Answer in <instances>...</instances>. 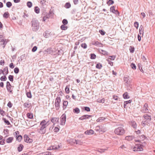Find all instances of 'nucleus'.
<instances>
[{"instance_id": "1", "label": "nucleus", "mask_w": 155, "mask_h": 155, "mask_svg": "<svg viewBox=\"0 0 155 155\" xmlns=\"http://www.w3.org/2000/svg\"><path fill=\"white\" fill-rule=\"evenodd\" d=\"M40 125L41 127L37 130V131L41 134H44L46 132V127L48 125V122H46L45 120H43L40 122Z\"/></svg>"}, {"instance_id": "2", "label": "nucleus", "mask_w": 155, "mask_h": 155, "mask_svg": "<svg viewBox=\"0 0 155 155\" xmlns=\"http://www.w3.org/2000/svg\"><path fill=\"white\" fill-rule=\"evenodd\" d=\"M31 23L32 30L34 31H38L40 28V24L38 21L35 18H33Z\"/></svg>"}, {"instance_id": "3", "label": "nucleus", "mask_w": 155, "mask_h": 155, "mask_svg": "<svg viewBox=\"0 0 155 155\" xmlns=\"http://www.w3.org/2000/svg\"><path fill=\"white\" fill-rule=\"evenodd\" d=\"M114 133L118 135H122L125 132V130L122 127H120L116 128L114 131Z\"/></svg>"}, {"instance_id": "4", "label": "nucleus", "mask_w": 155, "mask_h": 155, "mask_svg": "<svg viewBox=\"0 0 155 155\" xmlns=\"http://www.w3.org/2000/svg\"><path fill=\"white\" fill-rule=\"evenodd\" d=\"M61 99L60 97H58L56 98L54 103L56 110H58L60 108V104L61 102Z\"/></svg>"}, {"instance_id": "5", "label": "nucleus", "mask_w": 155, "mask_h": 155, "mask_svg": "<svg viewBox=\"0 0 155 155\" xmlns=\"http://www.w3.org/2000/svg\"><path fill=\"white\" fill-rule=\"evenodd\" d=\"M110 11L115 14L117 16H120V13L117 10L115 9V7L114 6H112L110 7Z\"/></svg>"}, {"instance_id": "6", "label": "nucleus", "mask_w": 155, "mask_h": 155, "mask_svg": "<svg viewBox=\"0 0 155 155\" xmlns=\"http://www.w3.org/2000/svg\"><path fill=\"white\" fill-rule=\"evenodd\" d=\"M6 88L8 91V92L11 93V94H13V88H12V87H13V86H12L11 84H10V82L9 81H7L6 83Z\"/></svg>"}, {"instance_id": "7", "label": "nucleus", "mask_w": 155, "mask_h": 155, "mask_svg": "<svg viewBox=\"0 0 155 155\" xmlns=\"http://www.w3.org/2000/svg\"><path fill=\"white\" fill-rule=\"evenodd\" d=\"M61 124L64 125L65 124L66 120V115L65 114H63L61 118Z\"/></svg>"}, {"instance_id": "8", "label": "nucleus", "mask_w": 155, "mask_h": 155, "mask_svg": "<svg viewBox=\"0 0 155 155\" xmlns=\"http://www.w3.org/2000/svg\"><path fill=\"white\" fill-rule=\"evenodd\" d=\"M24 139L25 141L27 143H31L33 141V140L30 138L27 134L24 135Z\"/></svg>"}, {"instance_id": "9", "label": "nucleus", "mask_w": 155, "mask_h": 155, "mask_svg": "<svg viewBox=\"0 0 155 155\" xmlns=\"http://www.w3.org/2000/svg\"><path fill=\"white\" fill-rule=\"evenodd\" d=\"M148 104L146 103L144 105L142 109L141 110V111L143 113H148Z\"/></svg>"}, {"instance_id": "10", "label": "nucleus", "mask_w": 155, "mask_h": 155, "mask_svg": "<svg viewBox=\"0 0 155 155\" xmlns=\"http://www.w3.org/2000/svg\"><path fill=\"white\" fill-rule=\"evenodd\" d=\"M136 146L137 147H135L133 148L134 151H141L143 150V148L142 147L140 146L138 144L136 145Z\"/></svg>"}, {"instance_id": "11", "label": "nucleus", "mask_w": 155, "mask_h": 155, "mask_svg": "<svg viewBox=\"0 0 155 155\" xmlns=\"http://www.w3.org/2000/svg\"><path fill=\"white\" fill-rule=\"evenodd\" d=\"M98 127L100 129V134H102L107 131L104 125L99 126V127Z\"/></svg>"}, {"instance_id": "12", "label": "nucleus", "mask_w": 155, "mask_h": 155, "mask_svg": "<svg viewBox=\"0 0 155 155\" xmlns=\"http://www.w3.org/2000/svg\"><path fill=\"white\" fill-rule=\"evenodd\" d=\"M124 79L125 83L127 84H130L131 82L129 80L130 77L129 76H127L126 77H124Z\"/></svg>"}, {"instance_id": "13", "label": "nucleus", "mask_w": 155, "mask_h": 155, "mask_svg": "<svg viewBox=\"0 0 155 155\" xmlns=\"http://www.w3.org/2000/svg\"><path fill=\"white\" fill-rule=\"evenodd\" d=\"M59 118L57 117H52L51 119V121L53 123V124L58 122Z\"/></svg>"}, {"instance_id": "14", "label": "nucleus", "mask_w": 155, "mask_h": 155, "mask_svg": "<svg viewBox=\"0 0 155 155\" xmlns=\"http://www.w3.org/2000/svg\"><path fill=\"white\" fill-rule=\"evenodd\" d=\"M92 45L100 47H103V44L97 41L93 42L92 43Z\"/></svg>"}, {"instance_id": "15", "label": "nucleus", "mask_w": 155, "mask_h": 155, "mask_svg": "<svg viewBox=\"0 0 155 155\" xmlns=\"http://www.w3.org/2000/svg\"><path fill=\"white\" fill-rule=\"evenodd\" d=\"M143 117H144L145 120L150 122L151 118L150 116L148 115L147 114H146L143 115Z\"/></svg>"}, {"instance_id": "16", "label": "nucleus", "mask_w": 155, "mask_h": 155, "mask_svg": "<svg viewBox=\"0 0 155 155\" xmlns=\"http://www.w3.org/2000/svg\"><path fill=\"white\" fill-rule=\"evenodd\" d=\"M144 28L143 26L141 25L139 29V34L140 35H142L143 36L144 34Z\"/></svg>"}, {"instance_id": "17", "label": "nucleus", "mask_w": 155, "mask_h": 155, "mask_svg": "<svg viewBox=\"0 0 155 155\" xmlns=\"http://www.w3.org/2000/svg\"><path fill=\"white\" fill-rule=\"evenodd\" d=\"M52 52V48H47L44 51V53L45 54H49L51 53Z\"/></svg>"}, {"instance_id": "18", "label": "nucleus", "mask_w": 155, "mask_h": 155, "mask_svg": "<svg viewBox=\"0 0 155 155\" xmlns=\"http://www.w3.org/2000/svg\"><path fill=\"white\" fill-rule=\"evenodd\" d=\"M51 33V32L49 31L46 30L43 33L44 37L46 38H48L50 36V34Z\"/></svg>"}, {"instance_id": "19", "label": "nucleus", "mask_w": 155, "mask_h": 155, "mask_svg": "<svg viewBox=\"0 0 155 155\" xmlns=\"http://www.w3.org/2000/svg\"><path fill=\"white\" fill-rule=\"evenodd\" d=\"M93 92L91 91H89L88 94V100H90L92 99V98L93 97Z\"/></svg>"}, {"instance_id": "20", "label": "nucleus", "mask_w": 155, "mask_h": 155, "mask_svg": "<svg viewBox=\"0 0 155 155\" xmlns=\"http://www.w3.org/2000/svg\"><path fill=\"white\" fill-rule=\"evenodd\" d=\"M51 13L50 12H49V13L48 15H46L45 16H44L43 17V19H42V21H45L46 20L47 18H48L50 17V15L51 14Z\"/></svg>"}, {"instance_id": "21", "label": "nucleus", "mask_w": 155, "mask_h": 155, "mask_svg": "<svg viewBox=\"0 0 155 155\" xmlns=\"http://www.w3.org/2000/svg\"><path fill=\"white\" fill-rule=\"evenodd\" d=\"M134 138L135 137L134 136H126L125 137V139L126 140L130 141L132 140L133 139H134Z\"/></svg>"}, {"instance_id": "22", "label": "nucleus", "mask_w": 155, "mask_h": 155, "mask_svg": "<svg viewBox=\"0 0 155 155\" xmlns=\"http://www.w3.org/2000/svg\"><path fill=\"white\" fill-rule=\"evenodd\" d=\"M68 104V102L67 101H64L63 104V110H64L67 107Z\"/></svg>"}, {"instance_id": "23", "label": "nucleus", "mask_w": 155, "mask_h": 155, "mask_svg": "<svg viewBox=\"0 0 155 155\" xmlns=\"http://www.w3.org/2000/svg\"><path fill=\"white\" fill-rule=\"evenodd\" d=\"M123 98L125 99H128L130 98L128 95V93L127 92H125L123 95Z\"/></svg>"}, {"instance_id": "24", "label": "nucleus", "mask_w": 155, "mask_h": 155, "mask_svg": "<svg viewBox=\"0 0 155 155\" xmlns=\"http://www.w3.org/2000/svg\"><path fill=\"white\" fill-rule=\"evenodd\" d=\"M106 119L105 117H100L97 119L96 121L97 122H102Z\"/></svg>"}, {"instance_id": "25", "label": "nucleus", "mask_w": 155, "mask_h": 155, "mask_svg": "<svg viewBox=\"0 0 155 155\" xmlns=\"http://www.w3.org/2000/svg\"><path fill=\"white\" fill-rule=\"evenodd\" d=\"M24 146L22 144L19 145V146L18 147V152H20L21 151L23 148Z\"/></svg>"}, {"instance_id": "26", "label": "nucleus", "mask_w": 155, "mask_h": 155, "mask_svg": "<svg viewBox=\"0 0 155 155\" xmlns=\"http://www.w3.org/2000/svg\"><path fill=\"white\" fill-rule=\"evenodd\" d=\"M73 112L75 114H78L80 112V110L78 107H76L73 109Z\"/></svg>"}, {"instance_id": "27", "label": "nucleus", "mask_w": 155, "mask_h": 155, "mask_svg": "<svg viewBox=\"0 0 155 155\" xmlns=\"http://www.w3.org/2000/svg\"><path fill=\"white\" fill-rule=\"evenodd\" d=\"M27 116L29 118L32 119L33 118V115L32 113H28L27 114Z\"/></svg>"}, {"instance_id": "28", "label": "nucleus", "mask_w": 155, "mask_h": 155, "mask_svg": "<svg viewBox=\"0 0 155 155\" xmlns=\"http://www.w3.org/2000/svg\"><path fill=\"white\" fill-rule=\"evenodd\" d=\"M131 126L134 129H136L137 128V124L136 122L134 121H132L131 122Z\"/></svg>"}, {"instance_id": "29", "label": "nucleus", "mask_w": 155, "mask_h": 155, "mask_svg": "<svg viewBox=\"0 0 155 155\" xmlns=\"http://www.w3.org/2000/svg\"><path fill=\"white\" fill-rule=\"evenodd\" d=\"M13 137H9L6 140V142L7 143H10L12 142L13 140Z\"/></svg>"}, {"instance_id": "30", "label": "nucleus", "mask_w": 155, "mask_h": 155, "mask_svg": "<svg viewBox=\"0 0 155 155\" xmlns=\"http://www.w3.org/2000/svg\"><path fill=\"white\" fill-rule=\"evenodd\" d=\"M61 29L63 30H66L68 28V27L65 25H62L60 27Z\"/></svg>"}, {"instance_id": "31", "label": "nucleus", "mask_w": 155, "mask_h": 155, "mask_svg": "<svg viewBox=\"0 0 155 155\" xmlns=\"http://www.w3.org/2000/svg\"><path fill=\"white\" fill-rule=\"evenodd\" d=\"M34 11L37 14H38L40 12V8L36 6L35 7Z\"/></svg>"}, {"instance_id": "32", "label": "nucleus", "mask_w": 155, "mask_h": 155, "mask_svg": "<svg viewBox=\"0 0 155 155\" xmlns=\"http://www.w3.org/2000/svg\"><path fill=\"white\" fill-rule=\"evenodd\" d=\"M31 103H25L23 104V106L25 107L29 108L31 106Z\"/></svg>"}, {"instance_id": "33", "label": "nucleus", "mask_w": 155, "mask_h": 155, "mask_svg": "<svg viewBox=\"0 0 155 155\" xmlns=\"http://www.w3.org/2000/svg\"><path fill=\"white\" fill-rule=\"evenodd\" d=\"M9 16V14L8 12H5L4 13L3 15V17L6 18H8Z\"/></svg>"}, {"instance_id": "34", "label": "nucleus", "mask_w": 155, "mask_h": 155, "mask_svg": "<svg viewBox=\"0 0 155 155\" xmlns=\"http://www.w3.org/2000/svg\"><path fill=\"white\" fill-rule=\"evenodd\" d=\"M114 3V1L113 0H108L107 2V4L108 5H113Z\"/></svg>"}, {"instance_id": "35", "label": "nucleus", "mask_w": 155, "mask_h": 155, "mask_svg": "<svg viewBox=\"0 0 155 155\" xmlns=\"http://www.w3.org/2000/svg\"><path fill=\"white\" fill-rule=\"evenodd\" d=\"M102 67V64L99 63H97L96 66V68L99 69H101Z\"/></svg>"}, {"instance_id": "36", "label": "nucleus", "mask_w": 155, "mask_h": 155, "mask_svg": "<svg viewBox=\"0 0 155 155\" xmlns=\"http://www.w3.org/2000/svg\"><path fill=\"white\" fill-rule=\"evenodd\" d=\"M64 7L66 8H69L71 7V5L69 2H67L64 5Z\"/></svg>"}, {"instance_id": "37", "label": "nucleus", "mask_w": 155, "mask_h": 155, "mask_svg": "<svg viewBox=\"0 0 155 155\" xmlns=\"http://www.w3.org/2000/svg\"><path fill=\"white\" fill-rule=\"evenodd\" d=\"M90 58L92 59H95L96 58V56L94 53H91L90 54Z\"/></svg>"}, {"instance_id": "38", "label": "nucleus", "mask_w": 155, "mask_h": 155, "mask_svg": "<svg viewBox=\"0 0 155 155\" xmlns=\"http://www.w3.org/2000/svg\"><path fill=\"white\" fill-rule=\"evenodd\" d=\"M130 66L131 68L134 70H135L136 69V66L135 64L133 63L131 64Z\"/></svg>"}, {"instance_id": "39", "label": "nucleus", "mask_w": 155, "mask_h": 155, "mask_svg": "<svg viewBox=\"0 0 155 155\" xmlns=\"http://www.w3.org/2000/svg\"><path fill=\"white\" fill-rule=\"evenodd\" d=\"M101 51L102 52L101 54L104 55H107L108 54V53L107 51L103 50H101Z\"/></svg>"}, {"instance_id": "40", "label": "nucleus", "mask_w": 155, "mask_h": 155, "mask_svg": "<svg viewBox=\"0 0 155 155\" xmlns=\"http://www.w3.org/2000/svg\"><path fill=\"white\" fill-rule=\"evenodd\" d=\"M27 5L28 8H30L32 6V4L31 2L28 1L27 3Z\"/></svg>"}, {"instance_id": "41", "label": "nucleus", "mask_w": 155, "mask_h": 155, "mask_svg": "<svg viewBox=\"0 0 155 155\" xmlns=\"http://www.w3.org/2000/svg\"><path fill=\"white\" fill-rule=\"evenodd\" d=\"M22 139V137L21 135H18V136L16 138V140L19 142L21 141Z\"/></svg>"}, {"instance_id": "42", "label": "nucleus", "mask_w": 155, "mask_h": 155, "mask_svg": "<svg viewBox=\"0 0 155 155\" xmlns=\"http://www.w3.org/2000/svg\"><path fill=\"white\" fill-rule=\"evenodd\" d=\"M2 120L4 121V122L6 124L8 125H9L10 124V123L9 121L8 120H7L5 118H2Z\"/></svg>"}, {"instance_id": "43", "label": "nucleus", "mask_w": 155, "mask_h": 155, "mask_svg": "<svg viewBox=\"0 0 155 155\" xmlns=\"http://www.w3.org/2000/svg\"><path fill=\"white\" fill-rule=\"evenodd\" d=\"M87 115H83L82 117H81L79 118V119L80 120H83L84 119H87Z\"/></svg>"}, {"instance_id": "44", "label": "nucleus", "mask_w": 155, "mask_h": 155, "mask_svg": "<svg viewBox=\"0 0 155 155\" xmlns=\"http://www.w3.org/2000/svg\"><path fill=\"white\" fill-rule=\"evenodd\" d=\"M138 68L140 71L143 73L144 71L142 69V66L141 64H138Z\"/></svg>"}, {"instance_id": "45", "label": "nucleus", "mask_w": 155, "mask_h": 155, "mask_svg": "<svg viewBox=\"0 0 155 155\" xmlns=\"http://www.w3.org/2000/svg\"><path fill=\"white\" fill-rule=\"evenodd\" d=\"M105 99L104 98H103L102 99H98L97 100V102L99 103H104L105 101Z\"/></svg>"}, {"instance_id": "46", "label": "nucleus", "mask_w": 155, "mask_h": 155, "mask_svg": "<svg viewBox=\"0 0 155 155\" xmlns=\"http://www.w3.org/2000/svg\"><path fill=\"white\" fill-rule=\"evenodd\" d=\"M8 79L11 81L13 82V81L14 76L12 75H9L8 77Z\"/></svg>"}, {"instance_id": "47", "label": "nucleus", "mask_w": 155, "mask_h": 155, "mask_svg": "<svg viewBox=\"0 0 155 155\" xmlns=\"http://www.w3.org/2000/svg\"><path fill=\"white\" fill-rule=\"evenodd\" d=\"M12 3L10 2H8L6 3V6L8 8H10L12 6Z\"/></svg>"}, {"instance_id": "48", "label": "nucleus", "mask_w": 155, "mask_h": 155, "mask_svg": "<svg viewBox=\"0 0 155 155\" xmlns=\"http://www.w3.org/2000/svg\"><path fill=\"white\" fill-rule=\"evenodd\" d=\"M7 79V78L6 76H2L0 78V79L1 81H5Z\"/></svg>"}, {"instance_id": "49", "label": "nucleus", "mask_w": 155, "mask_h": 155, "mask_svg": "<svg viewBox=\"0 0 155 155\" xmlns=\"http://www.w3.org/2000/svg\"><path fill=\"white\" fill-rule=\"evenodd\" d=\"M41 155H51V153L49 152H46L41 153Z\"/></svg>"}, {"instance_id": "50", "label": "nucleus", "mask_w": 155, "mask_h": 155, "mask_svg": "<svg viewBox=\"0 0 155 155\" xmlns=\"http://www.w3.org/2000/svg\"><path fill=\"white\" fill-rule=\"evenodd\" d=\"M26 94L28 97L30 98H31L32 97V95L31 92L26 93Z\"/></svg>"}, {"instance_id": "51", "label": "nucleus", "mask_w": 155, "mask_h": 155, "mask_svg": "<svg viewBox=\"0 0 155 155\" xmlns=\"http://www.w3.org/2000/svg\"><path fill=\"white\" fill-rule=\"evenodd\" d=\"M130 52L131 53H133L134 51V47L130 46L129 49Z\"/></svg>"}, {"instance_id": "52", "label": "nucleus", "mask_w": 155, "mask_h": 155, "mask_svg": "<svg viewBox=\"0 0 155 155\" xmlns=\"http://www.w3.org/2000/svg\"><path fill=\"white\" fill-rule=\"evenodd\" d=\"M62 22L63 23V25H66L68 23V21L66 19H63V20L62 21Z\"/></svg>"}, {"instance_id": "53", "label": "nucleus", "mask_w": 155, "mask_h": 155, "mask_svg": "<svg viewBox=\"0 0 155 155\" xmlns=\"http://www.w3.org/2000/svg\"><path fill=\"white\" fill-rule=\"evenodd\" d=\"M19 69L18 67H16L14 69V72L16 74H18L19 72Z\"/></svg>"}, {"instance_id": "54", "label": "nucleus", "mask_w": 155, "mask_h": 155, "mask_svg": "<svg viewBox=\"0 0 155 155\" xmlns=\"http://www.w3.org/2000/svg\"><path fill=\"white\" fill-rule=\"evenodd\" d=\"M115 55L110 56H109V59L111 60H114L116 58Z\"/></svg>"}, {"instance_id": "55", "label": "nucleus", "mask_w": 155, "mask_h": 155, "mask_svg": "<svg viewBox=\"0 0 155 155\" xmlns=\"http://www.w3.org/2000/svg\"><path fill=\"white\" fill-rule=\"evenodd\" d=\"M65 91L67 94H68L69 93L70 90L69 88L68 87V86H66L65 89Z\"/></svg>"}, {"instance_id": "56", "label": "nucleus", "mask_w": 155, "mask_h": 155, "mask_svg": "<svg viewBox=\"0 0 155 155\" xmlns=\"http://www.w3.org/2000/svg\"><path fill=\"white\" fill-rule=\"evenodd\" d=\"M75 142H76V140L73 139H70V143L71 144L75 143Z\"/></svg>"}, {"instance_id": "57", "label": "nucleus", "mask_w": 155, "mask_h": 155, "mask_svg": "<svg viewBox=\"0 0 155 155\" xmlns=\"http://www.w3.org/2000/svg\"><path fill=\"white\" fill-rule=\"evenodd\" d=\"M134 27L136 28L137 29H138V26H139V23L137 21H135L134 22Z\"/></svg>"}, {"instance_id": "58", "label": "nucleus", "mask_w": 155, "mask_h": 155, "mask_svg": "<svg viewBox=\"0 0 155 155\" xmlns=\"http://www.w3.org/2000/svg\"><path fill=\"white\" fill-rule=\"evenodd\" d=\"M5 143V139H2L0 141V144L3 145Z\"/></svg>"}, {"instance_id": "59", "label": "nucleus", "mask_w": 155, "mask_h": 155, "mask_svg": "<svg viewBox=\"0 0 155 155\" xmlns=\"http://www.w3.org/2000/svg\"><path fill=\"white\" fill-rule=\"evenodd\" d=\"M81 46L84 49L86 48L87 47V45L85 43H82L81 45Z\"/></svg>"}, {"instance_id": "60", "label": "nucleus", "mask_w": 155, "mask_h": 155, "mask_svg": "<svg viewBox=\"0 0 155 155\" xmlns=\"http://www.w3.org/2000/svg\"><path fill=\"white\" fill-rule=\"evenodd\" d=\"M25 57V54L21 55L20 57V59L18 60V61H21Z\"/></svg>"}, {"instance_id": "61", "label": "nucleus", "mask_w": 155, "mask_h": 155, "mask_svg": "<svg viewBox=\"0 0 155 155\" xmlns=\"http://www.w3.org/2000/svg\"><path fill=\"white\" fill-rule=\"evenodd\" d=\"M94 131L92 130H88V135L92 134H94Z\"/></svg>"}, {"instance_id": "62", "label": "nucleus", "mask_w": 155, "mask_h": 155, "mask_svg": "<svg viewBox=\"0 0 155 155\" xmlns=\"http://www.w3.org/2000/svg\"><path fill=\"white\" fill-rule=\"evenodd\" d=\"M37 49V47L36 46H34L32 49L31 51L33 52H35Z\"/></svg>"}, {"instance_id": "63", "label": "nucleus", "mask_w": 155, "mask_h": 155, "mask_svg": "<svg viewBox=\"0 0 155 155\" xmlns=\"http://www.w3.org/2000/svg\"><path fill=\"white\" fill-rule=\"evenodd\" d=\"M75 143L76 144L81 145L82 142L79 140H76V142H75Z\"/></svg>"}, {"instance_id": "64", "label": "nucleus", "mask_w": 155, "mask_h": 155, "mask_svg": "<svg viewBox=\"0 0 155 155\" xmlns=\"http://www.w3.org/2000/svg\"><path fill=\"white\" fill-rule=\"evenodd\" d=\"M99 32L102 35H104L105 33V32L102 30H100Z\"/></svg>"}]
</instances>
